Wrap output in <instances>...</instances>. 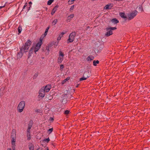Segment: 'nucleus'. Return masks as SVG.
Here are the masks:
<instances>
[{
  "instance_id": "nucleus-1",
  "label": "nucleus",
  "mask_w": 150,
  "mask_h": 150,
  "mask_svg": "<svg viewBox=\"0 0 150 150\" xmlns=\"http://www.w3.org/2000/svg\"><path fill=\"white\" fill-rule=\"evenodd\" d=\"M16 133L15 130L13 129L12 130L11 133V143L12 147L13 150H15L16 141Z\"/></svg>"
},
{
  "instance_id": "nucleus-2",
  "label": "nucleus",
  "mask_w": 150,
  "mask_h": 150,
  "mask_svg": "<svg viewBox=\"0 0 150 150\" xmlns=\"http://www.w3.org/2000/svg\"><path fill=\"white\" fill-rule=\"evenodd\" d=\"M25 102L24 100H22L18 104L17 110L18 112L21 113L23 112L25 107Z\"/></svg>"
},
{
  "instance_id": "nucleus-3",
  "label": "nucleus",
  "mask_w": 150,
  "mask_h": 150,
  "mask_svg": "<svg viewBox=\"0 0 150 150\" xmlns=\"http://www.w3.org/2000/svg\"><path fill=\"white\" fill-rule=\"evenodd\" d=\"M116 29L115 27H107L106 28V33L105 34V36L107 37H108L112 34V30H115Z\"/></svg>"
},
{
  "instance_id": "nucleus-4",
  "label": "nucleus",
  "mask_w": 150,
  "mask_h": 150,
  "mask_svg": "<svg viewBox=\"0 0 150 150\" xmlns=\"http://www.w3.org/2000/svg\"><path fill=\"white\" fill-rule=\"evenodd\" d=\"M42 39L43 38H42L41 37L39 41L36 44L35 47L34 48V52L35 53L38 51L40 48V47L42 43Z\"/></svg>"
},
{
  "instance_id": "nucleus-5",
  "label": "nucleus",
  "mask_w": 150,
  "mask_h": 150,
  "mask_svg": "<svg viewBox=\"0 0 150 150\" xmlns=\"http://www.w3.org/2000/svg\"><path fill=\"white\" fill-rule=\"evenodd\" d=\"M137 14V11L136 10L134 11L131 13L128 14V17L129 20H131Z\"/></svg>"
},
{
  "instance_id": "nucleus-6",
  "label": "nucleus",
  "mask_w": 150,
  "mask_h": 150,
  "mask_svg": "<svg viewBox=\"0 0 150 150\" xmlns=\"http://www.w3.org/2000/svg\"><path fill=\"white\" fill-rule=\"evenodd\" d=\"M90 76V74L88 71H87L85 72L83 75V76L79 80L80 81L83 80H85L87 78H88Z\"/></svg>"
},
{
  "instance_id": "nucleus-7",
  "label": "nucleus",
  "mask_w": 150,
  "mask_h": 150,
  "mask_svg": "<svg viewBox=\"0 0 150 150\" xmlns=\"http://www.w3.org/2000/svg\"><path fill=\"white\" fill-rule=\"evenodd\" d=\"M75 36V32H73L71 33L69 36V39L68 40V42H72L74 39Z\"/></svg>"
},
{
  "instance_id": "nucleus-8",
  "label": "nucleus",
  "mask_w": 150,
  "mask_h": 150,
  "mask_svg": "<svg viewBox=\"0 0 150 150\" xmlns=\"http://www.w3.org/2000/svg\"><path fill=\"white\" fill-rule=\"evenodd\" d=\"M59 56L58 59V62L59 63H61L63 60V57L64 54L61 51L59 52Z\"/></svg>"
},
{
  "instance_id": "nucleus-9",
  "label": "nucleus",
  "mask_w": 150,
  "mask_h": 150,
  "mask_svg": "<svg viewBox=\"0 0 150 150\" xmlns=\"http://www.w3.org/2000/svg\"><path fill=\"white\" fill-rule=\"evenodd\" d=\"M45 95V92L44 91L43 88H41L39 91L38 96L42 98L44 97Z\"/></svg>"
},
{
  "instance_id": "nucleus-10",
  "label": "nucleus",
  "mask_w": 150,
  "mask_h": 150,
  "mask_svg": "<svg viewBox=\"0 0 150 150\" xmlns=\"http://www.w3.org/2000/svg\"><path fill=\"white\" fill-rule=\"evenodd\" d=\"M51 88V87L50 85H47L44 88H43L44 91H45V92H48L50 90V89Z\"/></svg>"
},
{
  "instance_id": "nucleus-11",
  "label": "nucleus",
  "mask_w": 150,
  "mask_h": 150,
  "mask_svg": "<svg viewBox=\"0 0 150 150\" xmlns=\"http://www.w3.org/2000/svg\"><path fill=\"white\" fill-rule=\"evenodd\" d=\"M29 48L28 47H26L24 46L23 47L21 48L20 50L22 52H26L28 51Z\"/></svg>"
},
{
  "instance_id": "nucleus-12",
  "label": "nucleus",
  "mask_w": 150,
  "mask_h": 150,
  "mask_svg": "<svg viewBox=\"0 0 150 150\" xmlns=\"http://www.w3.org/2000/svg\"><path fill=\"white\" fill-rule=\"evenodd\" d=\"M112 7V5L111 4H108L105 5L104 9H111Z\"/></svg>"
},
{
  "instance_id": "nucleus-13",
  "label": "nucleus",
  "mask_w": 150,
  "mask_h": 150,
  "mask_svg": "<svg viewBox=\"0 0 150 150\" xmlns=\"http://www.w3.org/2000/svg\"><path fill=\"white\" fill-rule=\"evenodd\" d=\"M23 55V53L22 51L20 50V52L18 53L17 55V59H19L21 58Z\"/></svg>"
},
{
  "instance_id": "nucleus-14",
  "label": "nucleus",
  "mask_w": 150,
  "mask_h": 150,
  "mask_svg": "<svg viewBox=\"0 0 150 150\" xmlns=\"http://www.w3.org/2000/svg\"><path fill=\"white\" fill-rule=\"evenodd\" d=\"M65 33L64 32H62L59 35L58 37L57 38V40L58 42L60 40L61 38L63 37V35Z\"/></svg>"
},
{
  "instance_id": "nucleus-15",
  "label": "nucleus",
  "mask_w": 150,
  "mask_h": 150,
  "mask_svg": "<svg viewBox=\"0 0 150 150\" xmlns=\"http://www.w3.org/2000/svg\"><path fill=\"white\" fill-rule=\"evenodd\" d=\"M120 16L124 19H126L127 18V16L124 13L120 12L119 13Z\"/></svg>"
},
{
  "instance_id": "nucleus-16",
  "label": "nucleus",
  "mask_w": 150,
  "mask_h": 150,
  "mask_svg": "<svg viewBox=\"0 0 150 150\" xmlns=\"http://www.w3.org/2000/svg\"><path fill=\"white\" fill-rule=\"evenodd\" d=\"M74 14H71L70 16H68L67 19V22H69L71 20V19L74 17Z\"/></svg>"
},
{
  "instance_id": "nucleus-17",
  "label": "nucleus",
  "mask_w": 150,
  "mask_h": 150,
  "mask_svg": "<svg viewBox=\"0 0 150 150\" xmlns=\"http://www.w3.org/2000/svg\"><path fill=\"white\" fill-rule=\"evenodd\" d=\"M34 50V47H32L31 49H30L29 52V54L28 55V57L29 58L31 56V54H32L33 51Z\"/></svg>"
},
{
  "instance_id": "nucleus-18",
  "label": "nucleus",
  "mask_w": 150,
  "mask_h": 150,
  "mask_svg": "<svg viewBox=\"0 0 150 150\" xmlns=\"http://www.w3.org/2000/svg\"><path fill=\"white\" fill-rule=\"evenodd\" d=\"M31 42L30 41V40H28L26 42L25 44V45L26 47H28L29 48L31 44Z\"/></svg>"
},
{
  "instance_id": "nucleus-19",
  "label": "nucleus",
  "mask_w": 150,
  "mask_h": 150,
  "mask_svg": "<svg viewBox=\"0 0 150 150\" xmlns=\"http://www.w3.org/2000/svg\"><path fill=\"white\" fill-rule=\"evenodd\" d=\"M58 7V6H55L54 7V8H53V9L52 10V11L51 13V15H53L55 13V12L57 10V8Z\"/></svg>"
},
{
  "instance_id": "nucleus-20",
  "label": "nucleus",
  "mask_w": 150,
  "mask_h": 150,
  "mask_svg": "<svg viewBox=\"0 0 150 150\" xmlns=\"http://www.w3.org/2000/svg\"><path fill=\"white\" fill-rule=\"evenodd\" d=\"M70 77H67V78L64 79L63 81L62 82V85H63L65 83L67 82L70 79Z\"/></svg>"
},
{
  "instance_id": "nucleus-21",
  "label": "nucleus",
  "mask_w": 150,
  "mask_h": 150,
  "mask_svg": "<svg viewBox=\"0 0 150 150\" xmlns=\"http://www.w3.org/2000/svg\"><path fill=\"white\" fill-rule=\"evenodd\" d=\"M94 57L92 56H89L86 58V60L87 61H91L93 60L94 59Z\"/></svg>"
},
{
  "instance_id": "nucleus-22",
  "label": "nucleus",
  "mask_w": 150,
  "mask_h": 150,
  "mask_svg": "<svg viewBox=\"0 0 150 150\" xmlns=\"http://www.w3.org/2000/svg\"><path fill=\"white\" fill-rule=\"evenodd\" d=\"M111 21L112 23H114L115 24H117L119 22V21L116 18L112 19L111 20Z\"/></svg>"
},
{
  "instance_id": "nucleus-23",
  "label": "nucleus",
  "mask_w": 150,
  "mask_h": 150,
  "mask_svg": "<svg viewBox=\"0 0 150 150\" xmlns=\"http://www.w3.org/2000/svg\"><path fill=\"white\" fill-rule=\"evenodd\" d=\"M99 63V61L98 60H97L96 61L95 60H94L93 61V65L95 66H96L97 65V64H98Z\"/></svg>"
},
{
  "instance_id": "nucleus-24",
  "label": "nucleus",
  "mask_w": 150,
  "mask_h": 150,
  "mask_svg": "<svg viewBox=\"0 0 150 150\" xmlns=\"http://www.w3.org/2000/svg\"><path fill=\"white\" fill-rule=\"evenodd\" d=\"M49 28V27H47L46 29L44 35V37H45L47 35Z\"/></svg>"
},
{
  "instance_id": "nucleus-25",
  "label": "nucleus",
  "mask_w": 150,
  "mask_h": 150,
  "mask_svg": "<svg viewBox=\"0 0 150 150\" xmlns=\"http://www.w3.org/2000/svg\"><path fill=\"white\" fill-rule=\"evenodd\" d=\"M54 0H49L47 2V5H50L53 1Z\"/></svg>"
},
{
  "instance_id": "nucleus-26",
  "label": "nucleus",
  "mask_w": 150,
  "mask_h": 150,
  "mask_svg": "<svg viewBox=\"0 0 150 150\" xmlns=\"http://www.w3.org/2000/svg\"><path fill=\"white\" fill-rule=\"evenodd\" d=\"M18 31L19 33H20L22 30L21 27L19 26L18 28Z\"/></svg>"
},
{
  "instance_id": "nucleus-27",
  "label": "nucleus",
  "mask_w": 150,
  "mask_h": 150,
  "mask_svg": "<svg viewBox=\"0 0 150 150\" xmlns=\"http://www.w3.org/2000/svg\"><path fill=\"white\" fill-rule=\"evenodd\" d=\"M27 139L28 140H30L31 139V136L30 135V133H27Z\"/></svg>"
},
{
  "instance_id": "nucleus-28",
  "label": "nucleus",
  "mask_w": 150,
  "mask_h": 150,
  "mask_svg": "<svg viewBox=\"0 0 150 150\" xmlns=\"http://www.w3.org/2000/svg\"><path fill=\"white\" fill-rule=\"evenodd\" d=\"M57 19L54 20L52 22V24L53 25H55L57 23Z\"/></svg>"
},
{
  "instance_id": "nucleus-29",
  "label": "nucleus",
  "mask_w": 150,
  "mask_h": 150,
  "mask_svg": "<svg viewBox=\"0 0 150 150\" xmlns=\"http://www.w3.org/2000/svg\"><path fill=\"white\" fill-rule=\"evenodd\" d=\"M75 0H69L68 1V3L69 4H71L73 3Z\"/></svg>"
},
{
  "instance_id": "nucleus-30",
  "label": "nucleus",
  "mask_w": 150,
  "mask_h": 150,
  "mask_svg": "<svg viewBox=\"0 0 150 150\" xmlns=\"http://www.w3.org/2000/svg\"><path fill=\"white\" fill-rule=\"evenodd\" d=\"M53 130V128H52L49 129L48 130V132H49V134H50L52 132Z\"/></svg>"
},
{
  "instance_id": "nucleus-31",
  "label": "nucleus",
  "mask_w": 150,
  "mask_h": 150,
  "mask_svg": "<svg viewBox=\"0 0 150 150\" xmlns=\"http://www.w3.org/2000/svg\"><path fill=\"white\" fill-rule=\"evenodd\" d=\"M69 112V110H66L64 112V113L65 115H67Z\"/></svg>"
},
{
  "instance_id": "nucleus-32",
  "label": "nucleus",
  "mask_w": 150,
  "mask_h": 150,
  "mask_svg": "<svg viewBox=\"0 0 150 150\" xmlns=\"http://www.w3.org/2000/svg\"><path fill=\"white\" fill-rule=\"evenodd\" d=\"M32 127V125L31 124H29L28 128L29 129H30L31 128V127Z\"/></svg>"
},
{
  "instance_id": "nucleus-33",
  "label": "nucleus",
  "mask_w": 150,
  "mask_h": 150,
  "mask_svg": "<svg viewBox=\"0 0 150 150\" xmlns=\"http://www.w3.org/2000/svg\"><path fill=\"white\" fill-rule=\"evenodd\" d=\"M74 5H73L72 6H71V7L70 8V11H71L73 10V9L74 8Z\"/></svg>"
},
{
  "instance_id": "nucleus-34",
  "label": "nucleus",
  "mask_w": 150,
  "mask_h": 150,
  "mask_svg": "<svg viewBox=\"0 0 150 150\" xmlns=\"http://www.w3.org/2000/svg\"><path fill=\"white\" fill-rule=\"evenodd\" d=\"M44 141L46 142H48L50 141V139L49 138H48L47 139H44Z\"/></svg>"
},
{
  "instance_id": "nucleus-35",
  "label": "nucleus",
  "mask_w": 150,
  "mask_h": 150,
  "mask_svg": "<svg viewBox=\"0 0 150 150\" xmlns=\"http://www.w3.org/2000/svg\"><path fill=\"white\" fill-rule=\"evenodd\" d=\"M60 69H62H62H63V68H64V65H63V64H62V65H60Z\"/></svg>"
},
{
  "instance_id": "nucleus-36",
  "label": "nucleus",
  "mask_w": 150,
  "mask_h": 150,
  "mask_svg": "<svg viewBox=\"0 0 150 150\" xmlns=\"http://www.w3.org/2000/svg\"><path fill=\"white\" fill-rule=\"evenodd\" d=\"M49 120L51 122H52L53 121V120H54V119L52 117H51L50 118Z\"/></svg>"
},
{
  "instance_id": "nucleus-37",
  "label": "nucleus",
  "mask_w": 150,
  "mask_h": 150,
  "mask_svg": "<svg viewBox=\"0 0 150 150\" xmlns=\"http://www.w3.org/2000/svg\"><path fill=\"white\" fill-rule=\"evenodd\" d=\"M38 76V73H35V74L34 76V77L35 78H36V77H37Z\"/></svg>"
},
{
  "instance_id": "nucleus-38",
  "label": "nucleus",
  "mask_w": 150,
  "mask_h": 150,
  "mask_svg": "<svg viewBox=\"0 0 150 150\" xmlns=\"http://www.w3.org/2000/svg\"><path fill=\"white\" fill-rule=\"evenodd\" d=\"M32 4V2L31 1H30L29 2V4L30 5H31ZM31 7V5H30V7H29V8L28 9V11L30 9V7Z\"/></svg>"
},
{
  "instance_id": "nucleus-39",
  "label": "nucleus",
  "mask_w": 150,
  "mask_h": 150,
  "mask_svg": "<svg viewBox=\"0 0 150 150\" xmlns=\"http://www.w3.org/2000/svg\"><path fill=\"white\" fill-rule=\"evenodd\" d=\"M27 3H26L23 7V9L25 8L27 6Z\"/></svg>"
},
{
  "instance_id": "nucleus-40",
  "label": "nucleus",
  "mask_w": 150,
  "mask_h": 150,
  "mask_svg": "<svg viewBox=\"0 0 150 150\" xmlns=\"http://www.w3.org/2000/svg\"><path fill=\"white\" fill-rule=\"evenodd\" d=\"M30 129H28L27 130V133H30Z\"/></svg>"
},
{
  "instance_id": "nucleus-41",
  "label": "nucleus",
  "mask_w": 150,
  "mask_h": 150,
  "mask_svg": "<svg viewBox=\"0 0 150 150\" xmlns=\"http://www.w3.org/2000/svg\"><path fill=\"white\" fill-rule=\"evenodd\" d=\"M29 149L30 150H33V146H31V147H30Z\"/></svg>"
},
{
  "instance_id": "nucleus-42",
  "label": "nucleus",
  "mask_w": 150,
  "mask_h": 150,
  "mask_svg": "<svg viewBox=\"0 0 150 150\" xmlns=\"http://www.w3.org/2000/svg\"><path fill=\"white\" fill-rule=\"evenodd\" d=\"M58 42H55V45L56 46H57L58 45Z\"/></svg>"
},
{
  "instance_id": "nucleus-43",
  "label": "nucleus",
  "mask_w": 150,
  "mask_h": 150,
  "mask_svg": "<svg viewBox=\"0 0 150 150\" xmlns=\"http://www.w3.org/2000/svg\"><path fill=\"white\" fill-rule=\"evenodd\" d=\"M4 6H5L4 5L3 6H0V8H3V7H4Z\"/></svg>"
},
{
  "instance_id": "nucleus-44",
  "label": "nucleus",
  "mask_w": 150,
  "mask_h": 150,
  "mask_svg": "<svg viewBox=\"0 0 150 150\" xmlns=\"http://www.w3.org/2000/svg\"><path fill=\"white\" fill-rule=\"evenodd\" d=\"M36 150H42V149L41 148H39L38 149H37Z\"/></svg>"
},
{
  "instance_id": "nucleus-45",
  "label": "nucleus",
  "mask_w": 150,
  "mask_h": 150,
  "mask_svg": "<svg viewBox=\"0 0 150 150\" xmlns=\"http://www.w3.org/2000/svg\"><path fill=\"white\" fill-rule=\"evenodd\" d=\"M79 85V84H78L77 85V86H76V87H78Z\"/></svg>"
},
{
  "instance_id": "nucleus-46",
  "label": "nucleus",
  "mask_w": 150,
  "mask_h": 150,
  "mask_svg": "<svg viewBox=\"0 0 150 150\" xmlns=\"http://www.w3.org/2000/svg\"><path fill=\"white\" fill-rule=\"evenodd\" d=\"M46 149V150H49L48 148L47 147Z\"/></svg>"
},
{
  "instance_id": "nucleus-47",
  "label": "nucleus",
  "mask_w": 150,
  "mask_h": 150,
  "mask_svg": "<svg viewBox=\"0 0 150 150\" xmlns=\"http://www.w3.org/2000/svg\"><path fill=\"white\" fill-rule=\"evenodd\" d=\"M8 150H11V149L10 148L8 149Z\"/></svg>"
}]
</instances>
